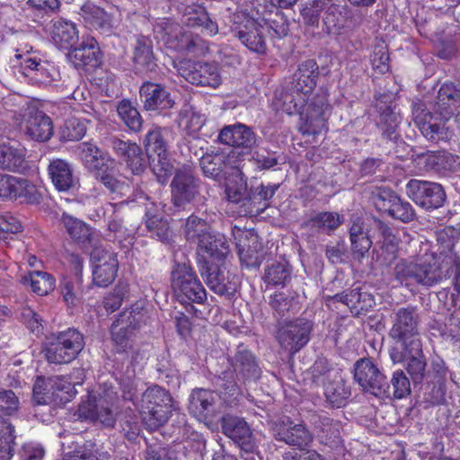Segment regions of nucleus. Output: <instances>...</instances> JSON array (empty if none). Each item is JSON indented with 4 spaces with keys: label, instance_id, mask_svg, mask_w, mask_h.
<instances>
[{
    "label": "nucleus",
    "instance_id": "37998d69",
    "mask_svg": "<svg viewBox=\"0 0 460 460\" xmlns=\"http://www.w3.org/2000/svg\"><path fill=\"white\" fill-rule=\"evenodd\" d=\"M59 292L68 314H75V309L79 308L83 304L81 279L78 277L75 280H62L59 285Z\"/></svg>",
    "mask_w": 460,
    "mask_h": 460
},
{
    "label": "nucleus",
    "instance_id": "412c9836",
    "mask_svg": "<svg viewBox=\"0 0 460 460\" xmlns=\"http://www.w3.org/2000/svg\"><path fill=\"white\" fill-rule=\"evenodd\" d=\"M343 223V216L337 212H320L302 222L303 236L307 242H314L319 234H331Z\"/></svg>",
    "mask_w": 460,
    "mask_h": 460
},
{
    "label": "nucleus",
    "instance_id": "6e6d98bb",
    "mask_svg": "<svg viewBox=\"0 0 460 460\" xmlns=\"http://www.w3.org/2000/svg\"><path fill=\"white\" fill-rule=\"evenodd\" d=\"M117 111L120 119L131 131L139 132L142 129L143 119L131 102L120 101L117 106Z\"/></svg>",
    "mask_w": 460,
    "mask_h": 460
},
{
    "label": "nucleus",
    "instance_id": "f8f14e48",
    "mask_svg": "<svg viewBox=\"0 0 460 460\" xmlns=\"http://www.w3.org/2000/svg\"><path fill=\"white\" fill-rule=\"evenodd\" d=\"M199 273L210 290L227 299L235 295L241 285L237 275L206 260L199 259Z\"/></svg>",
    "mask_w": 460,
    "mask_h": 460
},
{
    "label": "nucleus",
    "instance_id": "de8ad7c7",
    "mask_svg": "<svg viewBox=\"0 0 460 460\" xmlns=\"http://www.w3.org/2000/svg\"><path fill=\"white\" fill-rule=\"evenodd\" d=\"M418 323L415 318H396L390 331V336L394 340L402 342L403 349L410 347V341L419 339Z\"/></svg>",
    "mask_w": 460,
    "mask_h": 460
},
{
    "label": "nucleus",
    "instance_id": "423d86ee",
    "mask_svg": "<svg viewBox=\"0 0 460 460\" xmlns=\"http://www.w3.org/2000/svg\"><path fill=\"white\" fill-rule=\"evenodd\" d=\"M233 36L249 51L264 56L268 52L267 26L245 12L234 15Z\"/></svg>",
    "mask_w": 460,
    "mask_h": 460
},
{
    "label": "nucleus",
    "instance_id": "f03ea898",
    "mask_svg": "<svg viewBox=\"0 0 460 460\" xmlns=\"http://www.w3.org/2000/svg\"><path fill=\"white\" fill-rule=\"evenodd\" d=\"M172 288L178 301L185 306L188 314L200 312L194 304L202 305L207 293L196 272L187 263H175L171 272Z\"/></svg>",
    "mask_w": 460,
    "mask_h": 460
},
{
    "label": "nucleus",
    "instance_id": "cd10ccee",
    "mask_svg": "<svg viewBox=\"0 0 460 460\" xmlns=\"http://www.w3.org/2000/svg\"><path fill=\"white\" fill-rule=\"evenodd\" d=\"M378 117L376 119V126L378 128L381 138L385 143H396L401 137L398 128L402 118L399 112L389 104L383 102L376 103Z\"/></svg>",
    "mask_w": 460,
    "mask_h": 460
},
{
    "label": "nucleus",
    "instance_id": "774afa93",
    "mask_svg": "<svg viewBox=\"0 0 460 460\" xmlns=\"http://www.w3.org/2000/svg\"><path fill=\"white\" fill-rule=\"evenodd\" d=\"M107 453H101L95 444H84L83 447L64 456L62 460H104Z\"/></svg>",
    "mask_w": 460,
    "mask_h": 460
},
{
    "label": "nucleus",
    "instance_id": "6e6552de",
    "mask_svg": "<svg viewBox=\"0 0 460 460\" xmlns=\"http://www.w3.org/2000/svg\"><path fill=\"white\" fill-rule=\"evenodd\" d=\"M312 329L313 322L308 318H280L276 339L282 348L294 354L308 343Z\"/></svg>",
    "mask_w": 460,
    "mask_h": 460
},
{
    "label": "nucleus",
    "instance_id": "13d9d810",
    "mask_svg": "<svg viewBox=\"0 0 460 460\" xmlns=\"http://www.w3.org/2000/svg\"><path fill=\"white\" fill-rule=\"evenodd\" d=\"M14 429L7 420H0V460H11L14 455Z\"/></svg>",
    "mask_w": 460,
    "mask_h": 460
},
{
    "label": "nucleus",
    "instance_id": "5701e85b",
    "mask_svg": "<svg viewBox=\"0 0 460 460\" xmlns=\"http://www.w3.org/2000/svg\"><path fill=\"white\" fill-rule=\"evenodd\" d=\"M110 142L114 154L133 174L138 175L145 171L146 159L143 150L138 145L116 137H111Z\"/></svg>",
    "mask_w": 460,
    "mask_h": 460
},
{
    "label": "nucleus",
    "instance_id": "a878e982",
    "mask_svg": "<svg viewBox=\"0 0 460 460\" xmlns=\"http://www.w3.org/2000/svg\"><path fill=\"white\" fill-rule=\"evenodd\" d=\"M199 166L205 176L218 181L226 180L237 171L230 156L223 152L204 154L199 159Z\"/></svg>",
    "mask_w": 460,
    "mask_h": 460
},
{
    "label": "nucleus",
    "instance_id": "393cba45",
    "mask_svg": "<svg viewBox=\"0 0 460 460\" xmlns=\"http://www.w3.org/2000/svg\"><path fill=\"white\" fill-rule=\"evenodd\" d=\"M435 114L444 120L460 114V84L444 83L432 106Z\"/></svg>",
    "mask_w": 460,
    "mask_h": 460
},
{
    "label": "nucleus",
    "instance_id": "49530a36",
    "mask_svg": "<svg viewBox=\"0 0 460 460\" xmlns=\"http://www.w3.org/2000/svg\"><path fill=\"white\" fill-rule=\"evenodd\" d=\"M116 167L115 160H108L102 164L96 170L91 172L93 176L100 181L111 193L120 192L125 183L115 177Z\"/></svg>",
    "mask_w": 460,
    "mask_h": 460
},
{
    "label": "nucleus",
    "instance_id": "1a4fd4ad",
    "mask_svg": "<svg viewBox=\"0 0 460 460\" xmlns=\"http://www.w3.org/2000/svg\"><path fill=\"white\" fill-rule=\"evenodd\" d=\"M174 67L185 81L197 87L216 89L222 84L219 67L215 62L183 59Z\"/></svg>",
    "mask_w": 460,
    "mask_h": 460
},
{
    "label": "nucleus",
    "instance_id": "f3484780",
    "mask_svg": "<svg viewBox=\"0 0 460 460\" xmlns=\"http://www.w3.org/2000/svg\"><path fill=\"white\" fill-rule=\"evenodd\" d=\"M90 255L93 263V283L101 288L108 287L114 281L118 272L116 253L100 244L91 251Z\"/></svg>",
    "mask_w": 460,
    "mask_h": 460
},
{
    "label": "nucleus",
    "instance_id": "72a5a7b5",
    "mask_svg": "<svg viewBox=\"0 0 460 460\" xmlns=\"http://www.w3.org/2000/svg\"><path fill=\"white\" fill-rule=\"evenodd\" d=\"M183 22L189 27H199L206 34L214 36L218 32V25L206 8L199 4L186 5L182 10Z\"/></svg>",
    "mask_w": 460,
    "mask_h": 460
},
{
    "label": "nucleus",
    "instance_id": "6ab92c4d",
    "mask_svg": "<svg viewBox=\"0 0 460 460\" xmlns=\"http://www.w3.org/2000/svg\"><path fill=\"white\" fill-rule=\"evenodd\" d=\"M273 437L287 445L304 449L312 442V435L302 423H295L289 418L273 424Z\"/></svg>",
    "mask_w": 460,
    "mask_h": 460
},
{
    "label": "nucleus",
    "instance_id": "c85d7f7f",
    "mask_svg": "<svg viewBox=\"0 0 460 460\" xmlns=\"http://www.w3.org/2000/svg\"><path fill=\"white\" fill-rule=\"evenodd\" d=\"M222 428L224 434L236 443L243 452L249 453L255 449L252 431L243 419L223 418Z\"/></svg>",
    "mask_w": 460,
    "mask_h": 460
},
{
    "label": "nucleus",
    "instance_id": "e433bc0d",
    "mask_svg": "<svg viewBox=\"0 0 460 460\" xmlns=\"http://www.w3.org/2000/svg\"><path fill=\"white\" fill-rule=\"evenodd\" d=\"M24 132L32 140L48 141L53 135L52 120L41 111L31 112L26 120Z\"/></svg>",
    "mask_w": 460,
    "mask_h": 460
},
{
    "label": "nucleus",
    "instance_id": "0e129e2a",
    "mask_svg": "<svg viewBox=\"0 0 460 460\" xmlns=\"http://www.w3.org/2000/svg\"><path fill=\"white\" fill-rule=\"evenodd\" d=\"M280 184L279 183H261L256 188L252 189L249 193V203L251 205H261L263 203V208H266L270 199L279 190Z\"/></svg>",
    "mask_w": 460,
    "mask_h": 460
},
{
    "label": "nucleus",
    "instance_id": "c9c22d12",
    "mask_svg": "<svg viewBox=\"0 0 460 460\" xmlns=\"http://www.w3.org/2000/svg\"><path fill=\"white\" fill-rule=\"evenodd\" d=\"M48 172L58 191H68L75 187L77 181L71 165L63 159H53L48 166Z\"/></svg>",
    "mask_w": 460,
    "mask_h": 460
},
{
    "label": "nucleus",
    "instance_id": "20e7f679",
    "mask_svg": "<svg viewBox=\"0 0 460 460\" xmlns=\"http://www.w3.org/2000/svg\"><path fill=\"white\" fill-rule=\"evenodd\" d=\"M99 398L91 394L87 401L78 405L77 416L80 419L98 420L103 426L112 428L115 424L117 410L119 409L118 393L112 386L104 388Z\"/></svg>",
    "mask_w": 460,
    "mask_h": 460
},
{
    "label": "nucleus",
    "instance_id": "2f4dec72",
    "mask_svg": "<svg viewBox=\"0 0 460 460\" xmlns=\"http://www.w3.org/2000/svg\"><path fill=\"white\" fill-rule=\"evenodd\" d=\"M405 368L414 385L421 384L425 376L426 360L421 349L420 339L410 341V347L403 349Z\"/></svg>",
    "mask_w": 460,
    "mask_h": 460
},
{
    "label": "nucleus",
    "instance_id": "58836bf2",
    "mask_svg": "<svg viewBox=\"0 0 460 460\" xmlns=\"http://www.w3.org/2000/svg\"><path fill=\"white\" fill-rule=\"evenodd\" d=\"M51 38L58 48L70 50L77 43L79 35L75 23L58 19L53 22Z\"/></svg>",
    "mask_w": 460,
    "mask_h": 460
},
{
    "label": "nucleus",
    "instance_id": "5fc2aeb1",
    "mask_svg": "<svg viewBox=\"0 0 460 460\" xmlns=\"http://www.w3.org/2000/svg\"><path fill=\"white\" fill-rule=\"evenodd\" d=\"M13 199H20L22 203L38 205L42 201V194L38 188L26 179H16Z\"/></svg>",
    "mask_w": 460,
    "mask_h": 460
},
{
    "label": "nucleus",
    "instance_id": "0eeeda50",
    "mask_svg": "<svg viewBox=\"0 0 460 460\" xmlns=\"http://www.w3.org/2000/svg\"><path fill=\"white\" fill-rule=\"evenodd\" d=\"M411 110L415 127L428 141L439 143L450 138V132L446 125L448 120L442 119L434 111H430L423 101L413 100Z\"/></svg>",
    "mask_w": 460,
    "mask_h": 460
},
{
    "label": "nucleus",
    "instance_id": "09e8293b",
    "mask_svg": "<svg viewBox=\"0 0 460 460\" xmlns=\"http://www.w3.org/2000/svg\"><path fill=\"white\" fill-rule=\"evenodd\" d=\"M199 248L208 256L218 261L224 260L229 253V245L225 235L209 234L200 241Z\"/></svg>",
    "mask_w": 460,
    "mask_h": 460
},
{
    "label": "nucleus",
    "instance_id": "3c124183",
    "mask_svg": "<svg viewBox=\"0 0 460 460\" xmlns=\"http://www.w3.org/2000/svg\"><path fill=\"white\" fill-rule=\"evenodd\" d=\"M49 384L51 388V400L60 403L71 401L77 393L75 385H80L79 383L72 384L65 376L49 377Z\"/></svg>",
    "mask_w": 460,
    "mask_h": 460
},
{
    "label": "nucleus",
    "instance_id": "ea45409f",
    "mask_svg": "<svg viewBox=\"0 0 460 460\" xmlns=\"http://www.w3.org/2000/svg\"><path fill=\"white\" fill-rule=\"evenodd\" d=\"M133 62L135 68L143 73L152 72L156 67L155 58L153 53L152 41L144 36L137 38L135 48Z\"/></svg>",
    "mask_w": 460,
    "mask_h": 460
},
{
    "label": "nucleus",
    "instance_id": "4c0bfd02",
    "mask_svg": "<svg viewBox=\"0 0 460 460\" xmlns=\"http://www.w3.org/2000/svg\"><path fill=\"white\" fill-rule=\"evenodd\" d=\"M419 157L424 158V165L427 170L437 172H456L460 165V157L447 151L427 152Z\"/></svg>",
    "mask_w": 460,
    "mask_h": 460
},
{
    "label": "nucleus",
    "instance_id": "473e14b6",
    "mask_svg": "<svg viewBox=\"0 0 460 460\" xmlns=\"http://www.w3.org/2000/svg\"><path fill=\"white\" fill-rule=\"evenodd\" d=\"M146 227L151 237L170 243L172 233L167 219L164 218L155 202L146 204Z\"/></svg>",
    "mask_w": 460,
    "mask_h": 460
},
{
    "label": "nucleus",
    "instance_id": "338daca9",
    "mask_svg": "<svg viewBox=\"0 0 460 460\" xmlns=\"http://www.w3.org/2000/svg\"><path fill=\"white\" fill-rule=\"evenodd\" d=\"M443 279H450L454 290L460 294V258L450 253L444 257Z\"/></svg>",
    "mask_w": 460,
    "mask_h": 460
},
{
    "label": "nucleus",
    "instance_id": "8fccbe9b",
    "mask_svg": "<svg viewBox=\"0 0 460 460\" xmlns=\"http://www.w3.org/2000/svg\"><path fill=\"white\" fill-rule=\"evenodd\" d=\"M245 240L248 243H246L245 241L240 240L236 245L240 261L243 264H245L246 267L258 266L261 262V257L259 256L261 244L258 242V235L251 233L246 234Z\"/></svg>",
    "mask_w": 460,
    "mask_h": 460
},
{
    "label": "nucleus",
    "instance_id": "c03bdc74",
    "mask_svg": "<svg viewBox=\"0 0 460 460\" xmlns=\"http://www.w3.org/2000/svg\"><path fill=\"white\" fill-rule=\"evenodd\" d=\"M317 436L325 443L335 441L341 434V423L326 414H314L311 418Z\"/></svg>",
    "mask_w": 460,
    "mask_h": 460
},
{
    "label": "nucleus",
    "instance_id": "a19ab883",
    "mask_svg": "<svg viewBox=\"0 0 460 460\" xmlns=\"http://www.w3.org/2000/svg\"><path fill=\"white\" fill-rule=\"evenodd\" d=\"M21 282L30 286L31 291L39 296H47L56 288V279L49 272L32 270L23 275Z\"/></svg>",
    "mask_w": 460,
    "mask_h": 460
},
{
    "label": "nucleus",
    "instance_id": "f704fd0d",
    "mask_svg": "<svg viewBox=\"0 0 460 460\" xmlns=\"http://www.w3.org/2000/svg\"><path fill=\"white\" fill-rule=\"evenodd\" d=\"M319 71L316 62L313 59H308L299 65L297 70L293 75V79L290 84L292 90L296 93H302L310 94L316 85V79Z\"/></svg>",
    "mask_w": 460,
    "mask_h": 460
},
{
    "label": "nucleus",
    "instance_id": "bb28decb",
    "mask_svg": "<svg viewBox=\"0 0 460 460\" xmlns=\"http://www.w3.org/2000/svg\"><path fill=\"white\" fill-rule=\"evenodd\" d=\"M67 58L76 68H96L102 63V53L96 40L86 37L68 51Z\"/></svg>",
    "mask_w": 460,
    "mask_h": 460
},
{
    "label": "nucleus",
    "instance_id": "ddd939ff",
    "mask_svg": "<svg viewBox=\"0 0 460 460\" xmlns=\"http://www.w3.org/2000/svg\"><path fill=\"white\" fill-rule=\"evenodd\" d=\"M405 190L407 196L417 206L428 211L443 207L447 200L446 190L438 182L411 179Z\"/></svg>",
    "mask_w": 460,
    "mask_h": 460
},
{
    "label": "nucleus",
    "instance_id": "2eb2a0df",
    "mask_svg": "<svg viewBox=\"0 0 460 460\" xmlns=\"http://www.w3.org/2000/svg\"><path fill=\"white\" fill-rule=\"evenodd\" d=\"M354 379L365 392L376 396L390 394L385 376L369 358H361L355 363Z\"/></svg>",
    "mask_w": 460,
    "mask_h": 460
},
{
    "label": "nucleus",
    "instance_id": "864d4df0",
    "mask_svg": "<svg viewBox=\"0 0 460 460\" xmlns=\"http://www.w3.org/2000/svg\"><path fill=\"white\" fill-rule=\"evenodd\" d=\"M398 196L391 188L375 187L370 190L368 199L377 211L388 214Z\"/></svg>",
    "mask_w": 460,
    "mask_h": 460
},
{
    "label": "nucleus",
    "instance_id": "69168bd1",
    "mask_svg": "<svg viewBox=\"0 0 460 460\" xmlns=\"http://www.w3.org/2000/svg\"><path fill=\"white\" fill-rule=\"evenodd\" d=\"M129 286L127 283L119 282L113 291L103 298V307L107 314H112L118 310L122 302L128 297Z\"/></svg>",
    "mask_w": 460,
    "mask_h": 460
},
{
    "label": "nucleus",
    "instance_id": "c756f323",
    "mask_svg": "<svg viewBox=\"0 0 460 460\" xmlns=\"http://www.w3.org/2000/svg\"><path fill=\"white\" fill-rule=\"evenodd\" d=\"M349 237L352 257L361 261L367 257L373 244L368 229L362 218L357 217L351 222L349 228Z\"/></svg>",
    "mask_w": 460,
    "mask_h": 460
},
{
    "label": "nucleus",
    "instance_id": "bf43d9fd",
    "mask_svg": "<svg viewBox=\"0 0 460 460\" xmlns=\"http://www.w3.org/2000/svg\"><path fill=\"white\" fill-rule=\"evenodd\" d=\"M324 394L332 407L341 408L346 404L350 391L342 381H335L326 385Z\"/></svg>",
    "mask_w": 460,
    "mask_h": 460
},
{
    "label": "nucleus",
    "instance_id": "4be33fe9",
    "mask_svg": "<svg viewBox=\"0 0 460 460\" xmlns=\"http://www.w3.org/2000/svg\"><path fill=\"white\" fill-rule=\"evenodd\" d=\"M233 370H226L232 374V380L239 383L254 381L260 377L261 369L258 367L255 357L243 345L237 347L234 357L231 359Z\"/></svg>",
    "mask_w": 460,
    "mask_h": 460
},
{
    "label": "nucleus",
    "instance_id": "9d476101",
    "mask_svg": "<svg viewBox=\"0 0 460 460\" xmlns=\"http://www.w3.org/2000/svg\"><path fill=\"white\" fill-rule=\"evenodd\" d=\"M200 180L190 165L175 170L170 184L171 202L179 210L194 202L200 194Z\"/></svg>",
    "mask_w": 460,
    "mask_h": 460
},
{
    "label": "nucleus",
    "instance_id": "7c9ffc66",
    "mask_svg": "<svg viewBox=\"0 0 460 460\" xmlns=\"http://www.w3.org/2000/svg\"><path fill=\"white\" fill-rule=\"evenodd\" d=\"M138 326L136 318H116L112 323L111 334L118 352H127L133 348V339Z\"/></svg>",
    "mask_w": 460,
    "mask_h": 460
},
{
    "label": "nucleus",
    "instance_id": "4d7b16f0",
    "mask_svg": "<svg viewBox=\"0 0 460 460\" xmlns=\"http://www.w3.org/2000/svg\"><path fill=\"white\" fill-rule=\"evenodd\" d=\"M208 226L206 220L190 215L185 223L184 234L189 242L195 243L198 246L205 235H208Z\"/></svg>",
    "mask_w": 460,
    "mask_h": 460
},
{
    "label": "nucleus",
    "instance_id": "603ef678",
    "mask_svg": "<svg viewBox=\"0 0 460 460\" xmlns=\"http://www.w3.org/2000/svg\"><path fill=\"white\" fill-rule=\"evenodd\" d=\"M81 151V158L84 164L91 172L96 170L102 164H105L108 160H112L103 150L97 145L91 142H83L79 146Z\"/></svg>",
    "mask_w": 460,
    "mask_h": 460
},
{
    "label": "nucleus",
    "instance_id": "39448f33",
    "mask_svg": "<svg viewBox=\"0 0 460 460\" xmlns=\"http://www.w3.org/2000/svg\"><path fill=\"white\" fill-rule=\"evenodd\" d=\"M443 265L444 258L423 263L400 261L394 268V274L405 286L420 285L429 288L443 280Z\"/></svg>",
    "mask_w": 460,
    "mask_h": 460
},
{
    "label": "nucleus",
    "instance_id": "052dcab7",
    "mask_svg": "<svg viewBox=\"0 0 460 460\" xmlns=\"http://www.w3.org/2000/svg\"><path fill=\"white\" fill-rule=\"evenodd\" d=\"M262 25L267 26V37L283 38L289 31V23L281 11H277L272 17L261 21Z\"/></svg>",
    "mask_w": 460,
    "mask_h": 460
},
{
    "label": "nucleus",
    "instance_id": "e2e57ef3",
    "mask_svg": "<svg viewBox=\"0 0 460 460\" xmlns=\"http://www.w3.org/2000/svg\"><path fill=\"white\" fill-rule=\"evenodd\" d=\"M326 6L325 0H311L301 10L302 22L307 28H318L320 15Z\"/></svg>",
    "mask_w": 460,
    "mask_h": 460
},
{
    "label": "nucleus",
    "instance_id": "aec40b11",
    "mask_svg": "<svg viewBox=\"0 0 460 460\" xmlns=\"http://www.w3.org/2000/svg\"><path fill=\"white\" fill-rule=\"evenodd\" d=\"M139 98L147 111H164L173 108L175 102L166 87L161 84L145 81L139 88Z\"/></svg>",
    "mask_w": 460,
    "mask_h": 460
},
{
    "label": "nucleus",
    "instance_id": "f257e3e1",
    "mask_svg": "<svg viewBox=\"0 0 460 460\" xmlns=\"http://www.w3.org/2000/svg\"><path fill=\"white\" fill-rule=\"evenodd\" d=\"M216 385L217 392L196 388L189 396V411L199 420L203 421L214 417L220 411L222 404L230 407L237 405L242 396L241 387L232 380L230 372H223L217 377Z\"/></svg>",
    "mask_w": 460,
    "mask_h": 460
},
{
    "label": "nucleus",
    "instance_id": "b1692460",
    "mask_svg": "<svg viewBox=\"0 0 460 460\" xmlns=\"http://www.w3.org/2000/svg\"><path fill=\"white\" fill-rule=\"evenodd\" d=\"M217 141L236 149L250 151L256 145L257 136L251 127L236 122L224 126L219 131Z\"/></svg>",
    "mask_w": 460,
    "mask_h": 460
},
{
    "label": "nucleus",
    "instance_id": "680f3d73",
    "mask_svg": "<svg viewBox=\"0 0 460 460\" xmlns=\"http://www.w3.org/2000/svg\"><path fill=\"white\" fill-rule=\"evenodd\" d=\"M307 94L296 93L292 90L290 84L285 91L281 93L280 99L282 101V108L288 114L301 113V110L307 102Z\"/></svg>",
    "mask_w": 460,
    "mask_h": 460
},
{
    "label": "nucleus",
    "instance_id": "4468645a",
    "mask_svg": "<svg viewBox=\"0 0 460 460\" xmlns=\"http://www.w3.org/2000/svg\"><path fill=\"white\" fill-rule=\"evenodd\" d=\"M330 114V105L323 94L314 95L307 103L305 111L300 113L299 131L305 136H315L326 127Z\"/></svg>",
    "mask_w": 460,
    "mask_h": 460
},
{
    "label": "nucleus",
    "instance_id": "dca6fc26",
    "mask_svg": "<svg viewBox=\"0 0 460 460\" xmlns=\"http://www.w3.org/2000/svg\"><path fill=\"white\" fill-rule=\"evenodd\" d=\"M145 146L150 167L155 174L163 176L172 168L168 158V145L160 128L148 131L145 139Z\"/></svg>",
    "mask_w": 460,
    "mask_h": 460
},
{
    "label": "nucleus",
    "instance_id": "7ed1b4c3",
    "mask_svg": "<svg viewBox=\"0 0 460 460\" xmlns=\"http://www.w3.org/2000/svg\"><path fill=\"white\" fill-rule=\"evenodd\" d=\"M172 410V398L166 389L152 385L143 393L139 412L147 429L155 430L164 425Z\"/></svg>",
    "mask_w": 460,
    "mask_h": 460
},
{
    "label": "nucleus",
    "instance_id": "9b49d317",
    "mask_svg": "<svg viewBox=\"0 0 460 460\" xmlns=\"http://www.w3.org/2000/svg\"><path fill=\"white\" fill-rule=\"evenodd\" d=\"M84 347L83 335L75 329L60 332L54 341L45 349L48 362L68 364L72 362Z\"/></svg>",
    "mask_w": 460,
    "mask_h": 460
},
{
    "label": "nucleus",
    "instance_id": "79ce46f5",
    "mask_svg": "<svg viewBox=\"0 0 460 460\" xmlns=\"http://www.w3.org/2000/svg\"><path fill=\"white\" fill-rule=\"evenodd\" d=\"M0 168L14 172L27 169L24 150L9 145L0 146Z\"/></svg>",
    "mask_w": 460,
    "mask_h": 460
},
{
    "label": "nucleus",
    "instance_id": "a211bd4d",
    "mask_svg": "<svg viewBox=\"0 0 460 460\" xmlns=\"http://www.w3.org/2000/svg\"><path fill=\"white\" fill-rule=\"evenodd\" d=\"M59 225L73 242L83 249L93 251L101 244L96 230L78 217L63 212L59 218Z\"/></svg>",
    "mask_w": 460,
    "mask_h": 460
},
{
    "label": "nucleus",
    "instance_id": "a18cd8bd",
    "mask_svg": "<svg viewBox=\"0 0 460 460\" xmlns=\"http://www.w3.org/2000/svg\"><path fill=\"white\" fill-rule=\"evenodd\" d=\"M292 277V267L288 261H272L264 270L263 281L274 287H285Z\"/></svg>",
    "mask_w": 460,
    "mask_h": 460
}]
</instances>
